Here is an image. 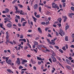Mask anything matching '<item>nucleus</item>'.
<instances>
[{"label": "nucleus", "instance_id": "1", "mask_svg": "<svg viewBox=\"0 0 74 74\" xmlns=\"http://www.w3.org/2000/svg\"><path fill=\"white\" fill-rule=\"evenodd\" d=\"M59 34L60 35H61L62 37H63V36L64 35V32L62 30L60 29V33H59Z\"/></svg>", "mask_w": 74, "mask_h": 74}, {"label": "nucleus", "instance_id": "2", "mask_svg": "<svg viewBox=\"0 0 74 74\" xmlns=\"http://www.w3.org/2000/svg\"><path fill=\"white\" fill-rule=\"evenodd\" d=\"M51 57L52 59V61L53 62L55 63L57 62V60H56V58H55V57H53L52 56H51Z\"/></svg>", "mask_w": 74, "mask_h": 74}, {"label": "nucleus", "instance_id": "3", "mask_svg": "<svg viewBox=\"0 0 74 74\" xmlns=\"http://www.w3.org/2000/svg\"><path fill=\"white\" fill-rule=\"evenodd\" d=\"M17 60L16 61V64H18V65H20L21 64V62H20V60L19 58H17Z\"/></svg>", "mask_w": 74, "mask_h": 74}, {"label": "nucleus", "instance_id": "4", "mask_svg": "<svg viewBox=\"0 0 74 74\" xmlns=\"http://www.w3.org/2000/svg\"><path fill=\"white\" fill-rule=\"evenodd\" d=\"M6 10L5 11H3L2 12V13L3 14H5L6 13H8V12H9V9L7 8L5 9Z\"/></svg>", "mask_w": 74, "mask_h": 74}, {"label": "nucleus", "instance_id": "5", "mask_svg": "<svg viewBox=\"0 0 74 74\" xmlns=\"http://www.w3.org/2000/svg\"><path fill=\"white\" fill-rule=\"evenodd\" d=\"M52 7L53 8H57V10H59V6H58L56 4H55L54 6H52Z\"/></svg>", "mask_w": 74, "mask_h": 74}, {"label": "nucleus", "instance_id": "6", "mask_svg": "<svg viewBox=\"0 0 74 74\" xmlns=\"http://www.w3.org/2000/svg\"><path fill=\"white\" fill-rule=\"evenodd\" d=\"M12 24L9 23L7 25V26L9 28H11L12 26Z\"/></svg>", "mask_w": 74, "mask_h": 74}, {"label": "nucleus", "instance_id": "7", "mask_svg": "<svg viewBox=\"0 0 74 74\" xmlns=\"http://www.w3.org/2000/svg\"><path fill=\"white\" fill-rule=\"evenodd\" d=\"M72 15H74V14L73 13H71L69 14V18H73V16H72Z\"/></svg>", "mask_w": 74, "mask_h": 74}, {"label": "nucleus", "instance_id": "8", "mask_svg": "<svg viewBox=\"0 0 74 74\" xmlns=\"http://www.w3.org/2000/svg\"><path fill=\"white\" fill-rule=\"evenodd\" d=\"M20 14L21 15H25L27 14V13H23V11H22V10H21L20 11Z\"/></svg>", "mask_w": 74, "mask_h": 74}, {"label": "nucleus", "instance_id": "9", "mask_svg": "<svg viewBox=\"0 0 74 74\" xmlns=\"http://www.w3.org/2000/svg\"><path fill=\"white\" fill-rule=\"evenodd\" d=\"M51 42L50 44H51L52 45H55V42L53 40H51Z\"/></svg>", "mask_w": 74, "mask_h": 74}, {"label": "nucleus", "instance_id": "10", "mask_svg": "<svg viewBox=\"0 0 74 74\" xmlns=\"http://www.w3.org/2000/svg\"><path fill=\"white\" fill-rule=\"evenodd\" d=\"M2 58H3V59H5L6 62L7 63V62H8V59H9V58L7 57H3Z\"/></svg>", "mask_w": 74, "mask_h": 74}, {"label": "nucleus", "instance_id": "11", "mask_svg": "<svg viewBox=\"0 0 74 74\" xmlns=\"http://www.w3.org/2000/svg\"><path fill=\"white\" fill-rule=\"evenodd\" d=\"M38 30L40 33V34H42V31H41V28H40V27H38Z\"/></svg>", "mask_w": 74, "mask_h": 74}, {"label": "nucleus", "instance_id": "12", "mask_svg": "<svg viewBox=\"0 0 74 74\" xmlns=\"http://www.w3.org/2000/svg\"><path fill=\"white\" fill-rule=\"evenodd\" d=\"M8 64H10V65H11L12 63H11V60L10 59L9 60H8L7 62H6Z\"/></svg>", "mask_w": 74, "mask_h": 74}, {"label": "nucleus", "instance_id": "13", "mask_svg": "<svg viewBox=\"0 0 74 74\" xmlns=\"http://www.w3.org/2000/svg\"><path fill=\"white\" fill-rule=\"evenodd\" d=\"M37 8H38V5L37 4H36L34 6V8L35 10H36V9H37Z\"/></svg>", "mask_w": 74, "mask_h": 74}, {"label": "nucleus", "instance_id": "14", "mask_svg": "<svg viewBox=\"0 0 74 74\" xmlns=\"http://www.w3.org/2000/svg\"><path fill=\"white\" fill-rule=\"evenodd\" d=\"M66 67L67 68V69H69V70H71V68L69 66L67 65L66 66Z\"/></svg>", "mask_w": 74, "mask_h": 74}, {"label": "nucleus", "instance_id": "15", "mask_svg": "<svg viewBox=\"0 0 74 74\" xmlns=\"http://www.w3.org/2000/svg\"><path fill=\"white\" fill-rule=\"evenodd\" d=\"M3 26V25L1 23H0V27H1L2 29H3V30H5V28H4Z\"/></svg>", "mask_w": 74, "mask_h": 74}, {"label": "nucleus", "instance_id": "16", "mask_svg": "<svg viewBox=\"0 0 74 74\" xmlns=\"http://www.w3.org/2000/svg\"><path fill=\"white\" fill-rule=\"evenodd\" d=\"M43 52H51V51L49 50V49H46V50H44L43 51Z\"/></svg>", "mask_w": 74, "mask_h": 74}, {"label": "nucleus", "instance_id": "17", "mask_svg": "<svg viewBox=\"0 0 74 74\" xmlns=\"http://www.w3.org/2000/svg\"><path fill=\"white\" fill-rule=\"evenodd\" d=\"M15 14H17V13H18V14H19L20 12H21V11L19 10H16V11L15 12Z\"/></svg>", "mask_w": 74, "mask_h": 74}, {"label": "nucleus", "instance_id": "18", "mask_svg": "<svg viewBox=\"0 0 74 74\" xmlns=\"http://www.w3.org/2000/svg\"><path fill=\"white\" fill-rule=\"evenodd\" d=\"M32 18L33 19L34 21V22H36V20H37V19L36 18H35L34 16H32Z\"/></svg>", "mask_w": 74, "mask_h": 74}, {"label": "nucleus", "instance_id": "19", "mask_svg": "<svg viewBox=\"0 0 74 74\" xmlns=\"http://www.w3.org/2000/svg\"><path fill=\"white\" fill-rule=\"evenodd\" d=\"M56 58H57V59H58V60H60V61H61V60H62V59L60 58V57L58 56H56Z\"/></svg>", "mask_w": 74, "mask_h": 74}, {"label": "nucleus", "instance_id": "20", "mask_svg": "<svg viewBox=\"0 0 74 74\" xmlns=\"http://www.w3.org/2000/svg\"><path fill=\"white\" fill-rule=\"evenodd\" d=\"M66 61L67 63H68V64H70V61L69 60H68L67 59H66Z\"/></svg>", "mask_w": 74, "mask_h": 74}, {"label": "nucleus", "instance_id": "21", "mask_svg": "<svg viewBox=\"0 0 74 74\" xmlns=\"http://www.w3.org/2000/svg\"><path fill=\"white\" fill-rule=\"evenodd\" d=\"M58 51L61 53H64L63 51L61 49H59Z\"/></svg>", "mask_w": 74, "mask_h": 74}, {"label": "nucleus", "instance_id": "22", "mask_svg": "<svg viewBox=\"0 0 74 74\" xmlns=\"http://www.w3.org/2000/svg\"><path fill=\"white\" fill-rule=\"evenodd\" d=\"M69 28V25H67L65 27V30H67Z\"/></svg>", "mask_w": 74, "mask_h": 74}, {"label": "nucleus", "instance_id": "23", "mask_svg": "<svg viewBox=\"0 0 74 74\" xmlns=\"http://www.w3.org/2000/svg\"><path fill=\"white\" fill-rule=\"evenodd\" d=\"M26 23H27V22H23V26H25V25H26L25 24H26Z\"/></svg>", "mask_w": 74, "mask_h": 74}, {"label": "nucleus", "instance_id": "24", "mask_svg": "<svg viewBox=\"0 0 74 74\" xmlns=\"http://www.w3.org/2000/svg\"><path fill=\"white\" fill-rule=\"evenodd\" d=\"M65 41H69V40L68 39V36H66L65 37Z\"/></svg>", "mask_w": 74, "mask_h": 74}, {"label": "nucleus", "instance_id": "25", "mask_svg": "<svg viewBox=\"0 0 74 74\" xmlns=\"http://www.w3.org/2000/svg\"><path fill=\"white\" fill-rule=\"evenodd\" d=\"M25 21V19L24 18H21V22L22 23L23 21Z\"/></svg>", "mask_w": 74, "mask_h": 74}, {"label": "nucleus", "instance_id": "26", "mask_svg": "<svg viewBox=\"0 0 74 74\" xmlns=\"http://www.w3.org/2000/svg\"><path fill=\"white\" fill-rule=\"evenodd\" d=\"M18 5L19 7H20V8H23V5H21L20 4H18Z\"/></svg>", "mask_w": 74, "mask_h": 74}, {"label": "nucleus", "instance_id": "27", "mask_svg": "<svg viewBox=\"0 0 74 74\" xmlns=\"http://www.w3.org/2000/svg\"><path fill=\"white\" fill-rule=\"evenodd\" d=\"M37 60H42V58L40 57H37Z\"/></svg>", "mask_w": 74, "mask_h": 74}, {"label": "nucleus", "instance_id": "28", "mask_svg": "<svg viewBox=\"0 0 74 74\" xmlns=\"http://www.w3.org/2000/svg\"><path fill=\"white\" fill-rule=\"evenodd\" d=\"M38 48V49H41V47L40 46V45H38L37 46Z\"/></svg>", "mask_w": 74, "mask_h": 74}, {"label": "nucleus", "instance_id": "29", "mask_svg": "<svg viewBox=\"0 0 74 74\" xmlns=\"http://www.w3.org/2000/svg\"><path fill=\"white\" fill-rule=\"evenodd\" d=\"M32 62L33 64H34L36 63V62L35 61H32Z\"/></svg>", "mask_w": 74, "mask_h": 74}, {"label": "nucleus", "instance_id": "30", "mask_svg": "<svg viewBox=\"0 0 74 74\" xmlns=\"http://www.w3.org/2000/svg\"><path fill=\"white\" fill-rule=\"evenodd\" d=\"M7 71H8V72L9 73H11V72H12V71L10 69H7Z\"/></svg>", "mask_w": 74, "mask_h": 74}, {"label": "nucleus", "instance_id": "31", "mask_svg": "<svg viewBox=\"0 0 74 74\" xmlns=\"http://www.w3.org/2000/svg\"><path fill=\"white\" fill-rule=\"evenodd\" d=\"M47 42H48L49 43V44H50V43H51V41L50 40H49V39H47Z\"/></svg>", "mask_w": 74, "mask_h": 74}, {"label": "nucleus", "instance_id": "32", "mask_svg": "<svg viewBox=\"0 0 74 74\" xmlns=\"http://www.w3.org/2000/svg\"><path fill=\"white\" fill-rule=\"evenodd\" d=\"M62 6L63 7H66V3H63L62 4Z\"/></svg>", "mask_w": 74, "mask_h": 74}, {"label": "nucleus", "instance_id": "33", "mask_svg": "<svg viewBox=\"0 0 74 74\" xmlns=\"http://www.w3.org/2000/svg\"><path fill=\"white\" fill-rule=\"evenodd\" d=\"M9 38V35H8V34H6V38L8 39Z\"/></svg>", "mask_w": 74, "mask_h": 74}, {"label": "nucleus", "instance_id": "34", "mask_svg": "<svg viewBox=\"0 0 74 74\" xmlns=\"http://www.w3.org/2000/svg\"><path fill=\"white\" fill-rule=\"evenodd\" d=\"M39 10L40 12H41V6H40V7L39 8Z\"/></svg>", "mask_w": 74, "mask_h": 74}, {"label": "nucleus", "instance_id": "35", "mask_svg": "<svg viewBox=\"0 0 74 74\" xmlns=\"http://www.w3.org/2000/svg\"><path fill=\"white\" fill-rule=\"evenodd\" d=\"M58 21H59V22L60 23H61V21H62V18H59Z\"/></svg>", "mask_w": 74, "mask_h": 74}, {"label": "nucleus", "instance_id": "36", "mask_svg": "<svg viewBox=\"0 0 74 74\" xmlns=\"http://www.w3.org/2000/svg\"><path fill=\"white\" fill-rule=\"evenodd\" d=\"M51 55L53 57H54V56H55V55H56L55 53H53L52 54H51Z\"/></svg>", "mask_w": 74, "mask_h": 74}, {"label": "nucleus", "instance_id": "37", "mask_svg": "<svg viewBox=\"0 0 74 74\" xmlns=\"http://www.w3.org/2000/svg\"><path fill=\"white\" fill-rule=\"evenodd\" d=\"M22 62H25V63H26L27 62V61L26 60H23L22 61Z\"/></svg>", "mask_w": 74, "mask_h": 74}, {"label": "nucleus", "instance_id": "38", "mask_svg": "<svg viewBox=\"0 0 74 74\" xmlns=\"http://www.w3.org/2000/svg\"><path fill=\"white\" fill-rule=\"evenodd\" d=\"M54 47L56 48L57 49H59V47L58 46H55Z\"/></svg>", "mask_w": 74, "mask_h": 74}, {"label": "nucleus", "instance_id": "39", "mask_svg": "<svg viewBox=\"0 0 74 74\" xmlns=\"http://www.w3.org/2000/svg\"><path fill=\"white\" fill-rule=\"evenodd\" d=\"M38 42H36V41H35V42H34V44L35 45H38Z\"/></svg>", "mask_w": 74, "mask_h": 74}, {"label": "nucleus", "instance_id": "40", "mask_svg": "<svg viewBox=\"0 0 74 74\" xmlns=\"http://www.w3.org/2000/svg\"><path fill=\"white\" fill-rule=\"evenodd\" d=\"M62 49L64 51H66V48H65L64 46L62 47Z\"/></svg>", "mask_w": 74, "mask_h": 74}, {"label": "nucleus", "instance_id": "41", "mask_svg": "<svg viewBox=\"0 0 74 74\" xmlns=\"http://www.w3.org/2000/svg\"><path fill=\"white\" fill-rule=\"evenodd\" d=\"M16 17L17 18H18V19H20V16H17V15H16Z\"/></svg>", "mask_w": 74, "mask_h": 74}, {"label": "nucleus", "instance_id": "42", "mask_svg": "<svg viewBox=\"0 0 74 74\" xmlns=\"http://www.w3.org/2000/svg\"><path fill=\"white\" fill-rule=\"evenodd\" d=\"M20 38H23V35H21Z\"/></svg>", "mask_w": 74, "mask_h": 74}, {"label": "nucleus", "instance_id": "43", "mask_svg": "<svg viewBox=\"0 0 74 74\" xmlns=\"http://www.w3.org/2000/svg\"><path fill=\"white\" fill-rule=\"evenodd\" d=\"M16 36L18 38V37H20V35H19V34H16Z\"/></svg>", "mask_w": 74, "mask_h": 74}, {"label": "nucleus", "instance_id": "44", "mask_svg": "<svg viewBox=\"0 0 74 74\" xmlns=\"http://www.w3.org/2000/svg\"><path fill=\"white\" fill-rule=\"evenodd\" d=\"M9 42V40H8V39H7L6 44H8V43L7 42Z\"/></svg>", "mask_w": 74, "mask_h": 74}, {"label": "nucleus", "instance_id": "45", "mask_svg": "<svg viewBox=\"0 0 74 74\" xmlns=\"http://www.w3.org/2000/svg\"><path fill=\"white\" fill-rule=\"evenodd\" d=\"M23 67L22 66H20L18 68L19 69H23Z\"/></svg>", "mask_w": 74, "mask_h": 74}, {"label": "nucleus", "instance_id": "46", "mask_svg": "<svg viewBox=\"0 0 74 74\" xmlns=\"http://www.w3.org/2000/svg\"><path fill=\"white\" fill-rule=\"evenodd\" d=\"M70 47L73 48H74V45H72Z\"/></svg>", "mask_w": 74, "mask_h": 74}, {"label": "nucleus", "instance_id": "47", "mask_svg": "<svg viewBox=\"0 0 74 74\" xmlns=\"http://www.w3.org/2000/svg\"><path fill=\"white\" fill-rule=\"evenodd\" d=\"M45 23V25H48L49 23V21H48L47 22H46Z\"/></svg>", "mask_w": 74, "mask_h": 74}, {"label": "nucleus", "instance_id": "48", "mask_svg": "<svg viewBox=\"0 0 74 74\" xmlns=\"http://www.w3.org/2000/svg\"><path fill=\"white\" fill-rule=\"evenodd\" d=\"M71 10H72V11H74V7H71Z\"/></svg>", "mask_w": 74, "mask_h": 74}, {"label": "nucleus", "instance_id": "49", "mask_svg": "<svg viewBox=\"0 0 74 74\" xmlns=\"http://www.w3.org/2000/svg\"><path fill=\"white\" fill-rule=\"evenodd\" d=\"M47 36V37H49L51 38L52 37V36H51V35L50 34H49Z\"/></svg>", "mask_w": 74, "mask_h": 74}, {"label": "nucleus", "instance_id": "50", "mask_svg": "<svg viewBox=\"0 0 74 74\" xmlns=\"http://www.w3.org/2000/svg\"><path fill=\"white\" fill-rule=\"evenodd\" d=\"M49 60L50 62H51V63H52V60H51V59H49Z\"/></svg>", "mask_w": 74, "mask_h": 74}, {"label": "nucleus", "instance_id": "51", "mask_svg": "<svg viewBox=\"0 0 74 74\" xmlns=\"http://www.w3.org/2000/svg\"><path fill=\"white\" fill-rule=\"evenodd\" d=\"M60 11H63V9H60L59 10L58 12H59Z\"/></svg>", "mask_w": 74, "mask_h": 74}, {"label": "nucleus", "instance_id": "52", "mask_svg": "<svg viewBox=\"0 0 74 74\" xmlns=\"http://www.w3.org/2000/svg\"><path fill=\"white\" fill-rule=\"evenodd\" d=\"M32 32V31L31 29H29L28 30V32H29V33H31Z\"/></svg>", "mask_w": 74, "mask_h": 74}, {"label": "nucleus", "instance_id": "53", "mask_svg": "<svg viewBox=\"0 0 74 74\" xmlns=\"http://www.w3.org/2000/svg\"><path fill=\"white\" fill-rule=\"evenodd\" d=\"M39 38L38 37H36L35 38V40H39Z\"/></svg>", "mask_w": 74, "mask_h": 74}, {"label": "nucleus", "instance_id": "54", "mask_svg": "<svg viewBox=\"0 0 74 74\" xmlns=\"http://www.w3.org/2000/svg\"><path fill=\"white\" fill-rule=\"evenodd\" d=\"M41 25H45V22H42L41 23Z\"/></svg>", "mask_w": 74, "mask_h": 74}, {"label": "nucleus", "instance_id": "55", "mask_svg": "<svg viewBox=\"0 0 74 74\" xmlns=\"http://www.w3.org/2000/svg\"><path fill=\"white\" fill-rule=\"evenodd\" d=\"M57 25L59 26V27H61V26H62V25L60 24H57Z\"/></svg>", "mask_w": 74, "mask_h": 74}, {"label": "nucleus", "instance_id": "56", "mask_svg": "<svg viewBox=\"0 0 74 74\" xmlns=\"http://www.w3.org/2000/svg\"><path fill=\"white\" fill-rule=\"evenodd\" d=\"M27 10H29V11H30V8H29V6H27Z\"/></svg>", "mask_w": 74, "mask_h": 74}, {"label": "nucleus", "instance_id": "57", "mask_svg": "<svg viewBox=\"0 0 74 74\" xmlns=\"http://www.w3.org/2000/svg\"><path fill=\"white\" fill-rule=\"evenodd\" d=\"M63 18H64V19H67V17L66 16H63Z\"/></svg>", "mask_w": 74, "mask_h": 74}, {"label": "nucleus", "instance_id": "58", "mask_svg": "<svg viewBox=\"0 0 74 74\" xmlns=\"http://www.w3.org/2000/svg\"><path fill=\"white\" fill-rule=\"evenodd\" d=\"M61 1L62 3H65L66 2V0H62Z\"/></svg>", "mask_w": 74, "mask_h": 74}, {"label": "nucleus", "instance_id": "59", "mask_svg": "<svg viewBox=\"0 0 74 74\" xmlns=\"http://www.w3.org/2000/svg\"><path fill=\"white\" fill-rule=\"evenodd\" d=\"M55 2H53L52 3V6H54V5H55Z\"/></svg>", "mask_w": 74, "mask_h": 74}, {"label": "nucleus", "instance_id": "60", "mask_svg": "<svg viewBox=\"0 0 74 74\" xmlns=\"http://www.w3.org/2000/svg\"><path fill=\"white\" fill-rule=\"evenodd\" d=\"M69 59V60H72V58H71V57H69V58H68Z\"/></svg>", "mask_w": 74, "mask_h": 74}, {"label": "nucleus", "instance_id": "61", "mask_svg": "<svg viewBox=\"0 0 74 74\" xmlns=\"http://www.w3.org/2000/svg\"><path fill=\"white\" fill-rule=\"evenodd\" d=\"M33 68L35 70H37V69L36 68V67L35 66H34L33 67Z\"/></svg>", "mask_w": 74, "mask_h": 74}, {"label": "nucleus", "instance_id": "62", "mask_svg": "<svg viewBox=\"0 0 74 74\" xmlns=\"http://www.w3.org/2000/svg\"><path fill=\"white\" fill-rule=\"evenodd\" d=\"M72 37L73 38H74V34H73L72 35Z\"/></svg>", "mask_w": 74, "mask_h": 74}, {"label": "nucleus", "instance_id": "63", "mask_svg": "<svg viewBox=\"0 0 74 74\" xmlns=\"http://www.w3.org/2000/svg\"><path fill=\"white\" fill-rule=\"evenodd\" d=\"M41 62H38V64H39V65H40V64H41Z\"/></svg>", "mask_w": 74, "mask_h": 74}, {"label": "nucleus", "instance_id": "64", "mask_svg": "<svg viewBox=\"0 0 74 74\" xmlns=\"http://www.w3.org/2000/svg\"><path fill=\"white\" fill-rule=\"evenodd\" d=\"M65 47L66 48V49H68V45H67V44L66 45Z\"/></svg>", "mask_w": 74, "mask_h": 74}]
</instances>
